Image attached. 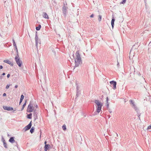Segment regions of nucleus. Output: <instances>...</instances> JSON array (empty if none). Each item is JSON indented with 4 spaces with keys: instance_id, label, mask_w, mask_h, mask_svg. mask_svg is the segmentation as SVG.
<instances>
[{
    "instance_id": "1",
    "label": "nucleus",
    "mask_w": 151,
    "mask_h": 151,
    "mask_svg": "<svg viewBox=\"0 0 151 151\" xmlns=\"http://www.w3.org/2000/svg\"><path fill=\"white\" fill-rule=\"evenodd\" d=\"M82 63L81 58L79 54V52L77 51L76 53V58L75 59V67L78 66Z\"/></svg>"
},
{
    "instance_id": "2",
    "label": "nucleus",
    "mask_w": 151,
    "mask_h": 151,
    "mask_svg": "<svg viewBox=\"0 0 151 151\" xmlns=\"http://www.w3.org/2000/svg\"><path fill=\"white\" fill-rule=\"evenodd\" d=\"M94 102L97 106L96 107V112L98 113H99L100 112L101 110V107L103 106V104L101 102H100L99 100H95Z\"/></svg>"
},
{
    "instance_id": "3",
    "label": "nucleus",
    "mask_w": 151,
    "mask_h": 151,
    "mask_svg": "<svg viewBox=\"0 0 151 151\" xmlns=\"http://www.w3.org/2000/svg\"><path fill=\"white\" fill-rule=\"evenodd\" d=\"M15 59L17 64L20 67H21L22 63V60L19 58V57L16 56L15 58Z\"/></svg>"
},
{
    "instance_id": "4",
    "label": "nucleus",
    "mask_w": 151,
    "mask_h": 151,
    "mask_svg": "<svg viewBox=\"0 0 151 151\" xmlns=\"http://www.w3.org/2000/svg\"><path fill=\"white\" fill-rule=\"evenodd\" d=\"M34 110V108L33 107V104L31 103V102L29 105L27 109V111L28 112H31Z\"/></svg>"
},
{
    "instance_id": "5",
    "label": "nucleus",
    "mask_w": 151,
    "mask_h": 151,
    "mask_svg": "<svg viewBox=\"0 0 151 151\" xmlns=\"http://www.w3.org/2000/svg\"><path fill=\"white\" fill-rule=\"evenodd\" d=\"M35 46L38 49V42H39L40 44V40L39 39L38 36L37 34V32H36V35L35 37Z\"/></svg>"
},
{
    "instance_id": "6",
    "label": "nucleus",
    "mask_w": 151,
    "mask_h": 151,
    "mask_svg": "<svg viewBox=\"0 0 151 151\" xmlns=\"http://www.w3.org/2000/svg\"><path fill=\"white\" fill-rule=\"evenodd\" d=\"M68 9L67 6H64L62 7V11L63 15L65 17L67 12V9Z\"/></svg>"
},
{
    "instance_id": "7",
    "label": "nucleus",
    "mask_w": 151,
    "mask_h": 151,
    "mask_svg": "<svg viewBox=\"0 0 151 151\" xmlns=\"http://www.w3.org/2000/svg\"><path fill=\"white\" fill-rule=\"evenodd\" d=\"M130 104L132 105V107L135 109V110L137 112L138 111V109H137V106L134 104V102L133 100H130Z\"/></svg>"
},
{
    "instance_id": "8",
    "label": "nucleus",
    "mask_w": 151,
    "mask_h": 151,
    "mask_svg": "<svg viewBox=\"0 0 151 151\" xmlns=\"http://www.w3.org/2000/svg\"><path fill=\"white\" fill-rule=\"evenodd\" d=\"M110 83L111 85H113V88L114 89H115L116 88V81H111L110 82Z\"/></svg>"
},
{
    "instance_id": "9",
    "label": "nucleus",
    "mask_w": 151,
    "mask_h": 151,
    "mask_svg": "<svg viewBox=\"0 0 151 151\" xmlns=\"http://www.w3.org/2000/svg\"><path fill=\"white\" fill-rule=\"evenodd\" d=\"M32 121L29 123L24 128L25 131H26L29 129L32 126Z\"/></svg>"
},
{
    "instance_id": "10",
    "label": "nucleus",
    "mask_w": 151,
    "mask_h": 151,
    "mask_svg": "<svg viewBox=\"0 0 151 151\" xmlns=\"http://www.w3.org/2000/svg\"><path fill=\"white\" fill-rule=\"evenodd\" d=\"M3 108L5 110L7 111H12L13 110V108L10 107H8L6 106H3Z\"/></svg>"
},
{
    "instance_id": "11",
    "label": "nucleus",
    "mask_w": 151,
    "mask_h": 151,
    "mask_svg": "<svg viewBox=\"0 0 151 151\" xmlns=\"http://www.w3.org/2000/svg\"><path fill=\"white\" fill-rule=\"evenodd\" d=\"M115 19L114 18V17L112 15V19L111 22V26L112 27V29H113V28H114V22L115 21Z\"/></svg>"
},
{
    "instance_id": "12",
    "label": "nucleus",
    "mask_w": 151,
    "mask_h": 151,
    "mask_svg": "<svg viewBox=\"0 0 151 151\" xmlns=\"http://www.w3.org/2000/svg\"><path fill=\"white\" fill-rule=\"evenodd\" d=\"M14 137H11L9 139V141L11 143H13L15 142V141L14 139Z\"/></svg>"
},
{
    "instance_id": "13",
    "label": "nucleus",
    "mask_w": 151,
    "mask_h": 151,
    "mask_svg": "<svg viewBox=\"0 0 151 151\" xmlns=\"http://www.w3.org/2000/svg\"><path fill=\"white\" fill-rule=\"evenodd\" d=\"M4 62L10 65L11 66H12L13 65V64L10 61L8 60H4Z\"/></svg>"
},
{
    "instance_id": "14",
    "label": "nucleus",
    "mask_w": 151,
    "mask_h": 151,
    "mask_svg": "<svg viewBox=\"0 0 151 151\" xmlns=\"http://www.w3.org/2000/svg\"><path fill=\"white\" fill-rule=\"evenodd\" d=\"M42 16H43V17L45 18L46 19H49L48 16L46 12H43Z\"/></svg>"
},
{
    "instance_id": "15",
    "label": "nucleus",
    "mask_w": 151,
    "mask_h": 151,
    "mask_svg": "<svg viewBox=\"0 0 151 151\" xmlns=\"http://www.w3.org/2000/svg\"><path fill=\"white\" fill-rule=\"evenodd\" d=\"M24 98V96L23 95H22L21 96V98L19 102V104H20L21 103L22 101L23 100V99Z\"/></svg>"
},
{
    "instance_id": "16",
    "label": "nucleus",
    "mask_w": 151,
    "mask_h": 151,
    "mask_svg": "<svg viewBox=\"0 0 151 151\" xmlns=\"http://www.w3.org/2000/svg\"><path fill=\"white\" fill-rule=\"evenodd\" d=\"M80 94V92H76V97L75 98V99H77V98L79 96Z\"/></svg>"
},
{
    "instance_id": "17",
    "label": "nucleus",
    "mask_w": 151,
    "mask_h": 151,
    "mask_svg": "<svg viewBox=\"0 0 151 151\" xmlns=\"http://www.w3.org/2000/svg\"><path fill=\"white\" fill-rule=\"evenodd\" d=\"M27 118L29 119H31L32 118V113H30L27 115Z\"/></svg>"
},
{
    "instance_id": "18",
    "label": "nucleus",
    "mask_w": 151,
    "mask_h": 151,
    "mask_svg": "<svg viewBox=\"0 0 151 151\" xmlns=\"http://www.w3.org/2000/svg\"><path fill=\"white\" fill-rule=\"evenodd\" d=\"M50 146V145L49 144L46 145H45L44 148L45 149L48 150Z\"/></svg>"
},
{
    "instance_id": "19",
    "label": "nucleus",
    "mask_w": 151,
    "mask_h": 151,
    "mask_svg": "<svg viewBox=\"0 0 151 151\" xmlns=\"http://www.w3.org/2000/svg\"><path fill=\"white\" fill-rule=\"evenodd\" d=\"M26 102H27V101L26 100H25V103L23 104V106H22V107L21 109V111H22L23 109H24L25 106L26 105Z\"/></svg>"
},
{
    "instance_id": "20",
    "label": "nucleus",
    "mask_w": 151,
    "mask_h": 151,
    "mask_svg": "<svg viewBox=\"0 0 151 151\" xmlns=\"http://www.w3.org/2000/svg\"><path fill=\"white\" fill-rule=\"evenodd\" d=\"M76 92H80L79 88L78 87V85L76 82Z\"/></svg>"
},
{
    "instance_id": "21",
    "label": "nucleus",
    "mask_w": 151,
    "mask_h": 151,
    "mask_svg": "<svg viewBox=\"0 0 151 151\" xmlns=\"http://www.w3.org/2000/svg\"><path fill=\"white\" fill-rule=\"evenodd\" d=\"M41 27V25L40 24H39L38 25V27H36V30H38V31L40 29Z\"/></svg>"
},
{
    "instance_id": "22",
    "label": "nucleus",
    "mask_w": 151,
    "mask_h": 151,
    "mask_svg": "<svg viewBox=\"0 0 151 151\" xmlns=\"http://www.w3.org/2000/svg\"><path fill=\"white\" fill-rule=\"evenodd\" d=\"M108 101H109V99H108V97H107L106 98V104H107L106 106H107V107H108L109 106Z\"/></svg>"
},
{
    "instance_id": "23",
    "label": "nucleus",
    "mask_w": 151,
    "mask_h": 151,
    "mask_svg": "<svg viewBox=\"0 0 151 151\" xmlns=\"http://www.w3.org/2000/svg\"><path fill=\"white\" fill-rule=\"evenodd\" d=\"M34 131V127H32L31 129H30V131L31 133H32Z\"/></svg>"
},
{
    "instance_id": "24",
    "label": "nucleus",
    "mask_w": 151,
    "mask_h": 151,
    "mask_svg": "<svg viewBox=\"0 0 151 151\" xmlns=\"http://www.w3.org/2000/svg\"><path fill=\"white\" fill-rule=\"evenodd\" d=\"M34 115L35 117H37V113L36 109L34 110Z\"/></svg>"
},
{
    "instance_id": "25",
    "label": "nucleus",
    "mask_w": 151,
    "mask_h": 151,
    "mask_svg": "<svg viewBox=\"0 0 151 151\" xmlns=\"http://www.w3.org/2000/svg\"><path fill=\"white\" fill-rule=\"evenodd\" d=\"M15 50H16L17 53V55L16 56L19 57L18 49L17 47L15 48Z\"/></svg>"
},
{
    "instance_id": "26",
    "label": "nucleus",
    "mask_w": 151,
    "mask_h": 151,
    "mask_svg": "<svg viewBox=\"0 0 151 151\" xmlns=\"http://www.w3.org/2000/svg\"><path fill=\"white\" fill-rule=\"evenodd\" d=\"M12 40L13 41V46L15 47V48L17 47V46H16V44L15 43V41H14V39H13Z\"/></svg>"
},
{
    "instance_id": "27",
    "label": "nucleus",
    "mask_w": 151,
    "mask_h": 151,
    "mask_svg": "<svg viewBox=\"0 0 151 151\" xmlns=\"http://www.w3.org/2000/svg\"><path fill=\"white\" fill-rule=\"evenodd\" d=\"M67 4L66 2L65 1L63 2V7L67 6Z\"/></svg>"
},
{
    "instance_id": "28",
    "label": "nucleus",
    "mask_w": 151,
    "mask_h": 151,
    "mask_svg": "<svg viewBox=\"0 0 151 151\" xmlns=\"http://www.w3.org/2000/svg\"><path fill=\"white\" fill-rule=\"evenodd\" d=\"M3 144H4V147L6 148H7V144H6V142H4L3 143Z\"/></svg>"
},
{
    "instance_id": "29",
    "label": "nucleus",
    "mask_w": 151,
    "mask_h": 151,
    "mask_svg": "<svg viewBox=\"0 0 151 151\" xmlns=\"http://www.w3.org/2000/svg\"><path fill=\"white\" fill-rule=\"evenodd\" d=\"M62 129L64 130H65L66 129V126L65 125H63L62 127Z\"/></svg>"
},
{
    "instance_id": "30",
    "label": "nucleus",
    "mask_w": 151,
    "mask_h": 151,
    "mask_svg": "<svg viewBox=\"0 0 151 151\" xmlns=\"http://www.w3.org/2000/svg\"><path fill=\"white\" fill-rule=\"evenodd\" d=\"M98 17H99L98 20L99 22H100V21H101V18H102L101 16L99 15V16Z\"/></svg>"
},
{
    "instance_id": "31",
    "label": "nucleus",
    "mask_w": 151,
    "mask_h": 151,
    "mask_svg": "<svg viewBox=\"0 0 151 151\" xmlns=\"http://www.w3.org/2000/svg\"><path fill=\"white\" fill-rule=\"evenodd\" d=\"M126 0H123L122 1L120 2L121 4H124L125 3Z\"/></svg>"
},
{
    "instance_id": "32",
    "label": "nucleus",
    "mask_w": 151,
    "mask_h": 151,
    "mask_svg": "<svg viewBox=\"0 0 151 151\" xmlns=\"http://www.w3.org/2000/svg\"><path fill=\"white\" fill-rule=\"evenodd\" d=\"M126 0H123L122 1L120 2L121 4H124L125 3Z\"/></svg>"
},
{
    "instance_id": "33",
    "label": "nucleus",
    "mask_w": 151,
    "mask_h": 151,
    "mask_svg": "<svg viewBox=\"0 0 151 151\" xmlns=\"http://www.w3.org/2000/svg\"><path fill=\"white\" fill-rule=\"evenodd\" d=\"M1 140H2V141L3 142H5V140L4 139V137L2 136V139H1Z\"/></svg>"
},
{
    "instance_id": "34",
    "label": "nucleus",
    "mask_w": 151,
    "mask_h": 151,
    "mask_svg": "<svg viewBox=\"0 0 151 151\" xmlns=\"http://www.w3.org/2000/svg\"><path fill=\"white\" fill-rule=\"evenodd\" d=\"M10 85V84H7L6 87V89H8L9 88Z\"/></svg>"
},
{
    "instance_id": "35",
    "label": "nucleus",
    "mask_w": 151,
    "mask_h": 151,
    "mask_svg": "<svg viewBox=\"0 0 151 151\" xmlns=\"http://www.w3.org/2000/svg\"><path fill=\"white\" fill-rule=\"evenodd\" d=\"M147 129H151V124L148 127Z\"/></svg>"
},
{
    "instance_id": "36",
    "label": "nucleus",
    "mask_w": 151,
    "mask_h": 151,
    "mask_svg": "<svg viewBox=\"0 0 151 151\" xmlns=\"http://www.w3.org/2000/svg\"><path fill=\"white\" fill-rule=\"evenodd\" d=\"M94 14H92L91 16H90V17H94Z\"/></svg>"
},
{
    "instance_id": "37",
    "label": "nucleus",
    "mask_w": 151,
    "mask_h": 151,
    "mask_svg": "<svg viewBox=\"0 0 151 151\" xmlns=\"http://www.w3.org/2000/svg\"><path fill=\"white\" fill-rule=\"evenodd\" d=\"M10 76V74H8L7 75V78H9V77Z\"/></svg>"
},
{
    "instance_id": "38",
    "label": "nucleus",
    "mask_w": 151,
    "mask_h": 151,
    "mask_svg": "<svg viewBox=\"0 0 151 151\" xmlns=\"http://www.w3.org/2000/svg\"><path fill=\"white\" fill-rule=\"evenodd\" d=\"M119 63L118 62V61H117V65L118 67H119Z\"/></svg>"
},
{
    "instance_id": "39",
    "label": "nucleus",
    "mask_w": 151,
    "mask_h": 151,
    "mask_svg": "<svg viewBox=\"0 0 151 151\" xmlns=\"http://www.w3.org/2000/svg\"><path fill=\"white\" fill-rule=\"evenodd\" d=\"M3 96H6V94L5 93H4L3 94Z\"/></svg>"
},
{
    "instance_id": "40",
    "label": "nucleus",
    "mask_w": 151,
    "mask_h": 151,
    "mask_svg": "<svg viewBox=\"0 0 151 151\" xmlns=\"http://www.w3.org/2000/svg\"><path fill=\"white\" fill-rule=\"evenodd\" d=\"M3 67L2 65H0V69H2Z\"/></svg>"
},
{
    "instance_id": "41",
    "label": "nucleus",
    "mask_w": 151,
    "mask_h": 151,
    "mask_svg": "<svg viewBox=\"0 0 151 151\" xmlns=\"http://www.w3.org/2000/svg\"><path fill=\"white\" fill-rule=\"evenodd\" d=\"M5 75V73H3L1 75L2 76H4Z\"/></svg>"
},
{
    "instance_id": "42",
    "label": "nucleus",
    "mask_w": 151,
    "mask_h": 151,
    "mask_svg": "<svg viewBox=\"0 0 151 151\" xmlns=\"http://www.w3.org/2000/svg\"><path fill=\"white\" fill-rule=\"evenodd\" d=\"M3 78V76L2 75H1V76H0V79H1Z\"/></svg>"
},
{
    "instance_id": "43",
    "label": "nucleus",
    "mask_w": 151,
    "mask_h": 151,
    "mask_svg": "<svg viewBox=\"0 0 151 151\" xmlns=\"http://www.w3.org/2000/svg\"><path fill=\"white\" fill-rule=\"evenodd\" d=\"M18 86L17 85H16L15 86V87L16 88H17L18 87Z\"/></svg>"
},
{
    "instance_id": "44",
    "label": "nucleus",
    "mask_w": 151,
    "mask_h": 151,
    "mask_svg": "<svg viewBox=\"0 0 151 151\" xmlns=\"http://www.w3.org/2000/svg\"><path fill=\"white\" fill-rule=\"evenodd\" d=\"M107 116L109 118L110 117V115H108Z\"/></svg>"
},
{
    "instance_id": "45",
    "label": "nucleus",
    "mask_w": 151,
    "mask_h": 151,
    "mask_svg": "<svg viewBox=\"0 0 151 151\" xmlns=\"http://www.w3.org/2000/svg\"><path fill=\"white\" fill-rule=\"evenodd\" d=\"M35 107L36 108H38V106L37 105H36V106H35Z\"/></svg>"
},
{
    "instance_id": "46",
    "label": "nucleus",
    "mask_w": 151,
    "mask_h": 151,
    "mask_svg": "<svg viewBox=\"0 0 151 151\" xmlns=\"http://www.w3.org/2000/svg\"><path fill=\"white\" fill-rule=\"evenodd\" d=\"M45 144V145H47L46 144V143H47V142L46 141H45V143H44Z\"/></svg>"
},
{
    "instance_id": "47",
    "label": "nucleus",
    "mask_w": 151,
    "mask_h": 151,
    "mask_svg": "<svg viewBox=\"0 0 151 151\" xmlns=\"http://www.w3.org/2000/svg\"><path fill=\"white\" fill-rule=\"evenodd\" d=\"M53 52L55 54V51H53Z\"/></svg>"
},
{
    "instance_id": "48",
    "label": "nucleus",
    "mask_w": 151,
    "mask_h": 151,
    "mask_svg": "<svg viewBox=\"0 0 151 151\" xmlns=\"http://www.w3.org/2000/svg\"><path fill=\"white\" fill-rule=\"evenodd\" d=\"M103 95H102L101 96V98H103Z\"/></svg>"
},
{
    "instance_id": "49",
    "label": "nucleus",
    "mask_w": 151,
    "mask_h": 151,
    "mask_svg": "<svg viewBox=\"0 0 151 151\" xmlns=\"http://www.w3.org/2000/svg\"><path fill=\"white\" fill-rule=\"evenodd\" d=\"M47 149H45V151H47Z\"/></svg>"
},
{
    "instance_id": "50",
    "label": "nucleus",
    "mask_w": 151,
    "mask_h": 151,
    "mask_svg": "<svg viewBox=\"0 0 151 151\" xmlns=\"http://www.w3.org/2000/svg\"><path fill=\"white\" fill-rule=\"evenodd\" d=\"M8 24H11L10 23H9V22H8Z\"/></svg>"
},
{
    "instance_id": "51",
    "label": "nucleus",
    "mask_w": 151,
    "mask_h": 151,
    "mask_svg": "<svg viewBox=\"0 0 151 151\" xmlns=\"http://www.w3.org/2000/svg\"><path fill=\"white\" fill-rule=\"evenodd\" d=\"M8 136H9L10 135H9V134H8V135H7Z\"/></svg>"
},
{
    "instance_id": "52",
    "label": "nucleus",
    "mask_w": 151,
    "mask_h": 151,
    "mask_svg": "<svg viewBox=\"0 0 151 151\" xmlns=\"http://www.w3.org/2000/svg\"><path fill=\"white\" fill-rule=\"evenodd\" d=\"M11 19H10V22H11Z\"/></svg>"
},
{
    "instance_id": "53",
    "label": "nucleus",
    "mask_w": 151,
    "mask_h": 151,
    "mask_svg": "<svg viewBox=\"0 0 151 151\" xmlns=\"http://www.w3.org/2000/svg\"><path fill=\"white\" fill-rule=\"evenodd\" d=\"M109 111V112H110V113H111V111Z\"/></svg>"
},
{
    "instance_id": "54",
    "label": "nucleus",
    "mask_w": 151,
    "mask_h": 151,
    "mask_svg": "<svg viewBox=\"0 0 151 151\" xmlns=\"http://www.w3.org/2000/svg\"><path fill=\"white\" fill-rule=\"evenodd\" d=\"M16 145H17V142H16Z\"/></svg>"
},
{
    "instance_id": "55",
    "label": "nucleus",
    "mask_w": 151,
    "mask_h": 151,
    "mask_svg": "<svg viewBox=\"0 0 151 151\" xmlns=\"http://www.w3.org/2000/svg\"><path fill=\"white\" fill-rule=\"evenodd\" d=\"M117 134V136H118V134Z\"/></svg>"
}]
</instances>
